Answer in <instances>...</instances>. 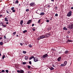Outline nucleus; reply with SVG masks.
Instances as JSON below:
<instances>
[{"mask_svg": "<svg viewBox=\"0 0 73 73\" xmlns=\"http://www.w3.org/2000/svg\"><path fill=\"white\" fill-rule=\"evenodd\" d=\"M72 11H70L67 14V16L68 17H70V16H72Z\"/></svg>", "mask_w": 73, "mask_h": 73, "instance_id": "7ed1b4c3", "label": "nucleus"}, {"mask_svg": "<svg viewBox=\"0 0 73 73\" xmlns=\"http://www.w3.org/2000/svg\"><path fill=\"white\" fill-rule=\"evenodd\" d=\"M63 30H64V31H65V30L67 31V30H68V29H67V28L65 27H63Z\"/></svg>", "mask_w": 73, "mask_h": 73, "instance_id": "f3484780", "label": "nucleus"}, {"mask_svg": "<svg viewBox=\"0 0 73 73\" xmlns=\"http://www.w3.org/2000/svg\"><path fill=\"white\" fill-rule=\"evenodd\" d=\"M3 42H0V45H3Z\"/></svg>", "mask_w": 73, "mask_h": 73, "instance_id": "b1692460", "label": "nucleus"}, {"mask_svg": "<svg viewBox=\"0 0 73 73\" xmlns=\"http://www.w3.org/2000/svg\"><path fill=\"white\" fill-rule=\"evenodd\" d=\"M5 58V55H3V56L2 57V59H4V58Z\"/></svg>", "mask_w": 73, "mask_h": 73, "instance_id": "58836bf2", "label": "nucleus"}, {"mask_svg": "<svg viewBox=\"0 0 73 73\" xmlns=\"http://www.w3.org/2000/svg\"><path fill=\"white\" fill-rule=\"evenodd\" d=\"M20 73H24V71L23 70H20Z\"/></svg>", "mask_w": 73, "mask_h": 73, "instance_id": "9b49d317", "label": "nucleus"}, {"mask_svg": "<svg viewBox=\"0 0 73 73\" xmlns=\"http://www.w3.org/2000/svg\"><path fill=\"white\" fill-rule=\"evenodd\" d=\"M5 21H6L7 22H8V18H7V17L5 18Z\"/></svg>", "mask_w": 73, "mask_h": 73, "instance_id": "f8f14e48", "label": "nucleus"}, {"mask_svg": "<svg viewBox=\"0 0 73 73\" xmlns=\"http://www.w3.org/2000/svg\"><path fill=\"white\" fill-rule=\"evenodd\" d=\"M27 68L29 69H31V66L29 65H28L27 66Z\"/></svg>", "mask_w": 73, "mask_h": 73, "instance_id": "393cba45", "label": "nucleus"}, {"mask_svg": "<svg viewBox=\"0 0 73 73\" xmlns=\"http://www.w3.org/2000/svg\"><path fill=\"white\" fill-rule=\"evenodd\" d=\"M23 53L24 54H25V53H27V52H26L25 51H23Z\"/></svg>", "mask_w": 73, "mask_h": 73, "instance_id": "c756f323", "label": "nucleus"}, {"mask_svg": "<svg viewBox=\"0 0 73 73\" xmlns=\"http://www.w3.org/2000/svg\"><path fill=\"white\" fill-rule=\"evenodd\" d=\"M30 5L31 7H33V6L35 5V3L34 2H32L30 4Z\"/></svg>", "mask_w": 73, "mask_h": 73, "instance_id": "423d86ee", "label": "nucleus"}, {"mask_svg": "<svg viewBox=\"0 0 73 73\" xmlns=\"http://www.w3.org/2000/svg\"><path fill=\"white\" fill-rule=\"evenodd\" d=\"M6 24H9V23L8 22H6Z\"/></svg>", "mask_w": 73, "mask_h": 73, "instance_id": "4d7b16f0", "label": "nucleus"}, {"mask_svg": "<svg viewBox=\"0 0 73 73\" xmlns=\"http://www.w3.org/2000/svg\"><path fill=\"white\" fill-rule=\"evenodd\" d=\"M1 72L2 73H4V72H5V70H3L1 71Z\"/></svg>", "mask_w": 73, "mask_h": 73, "instance_id": "e433bc0d", "label": "nucleus"}, {"mask_svg": "<svg viewBox=\"0 0 73 73\" xmlns=\"http://www.w3.org/2000/svg\"><path fill=\"white\" fill-rule=\"evenodd\" d=\"M27 73H31V72H30V71H28Z\"/></svg>", "mask_w": 73, "mask_h": 73, "instance_id": "052dcab7", "label": "nucleus"}, {"mask_svg": "<svg viewBox=\"0 0 73 73\" xmlns=\"http://www.w3.org/2000/svg\"><path fill=\"white\" fill-rule=\"evenodd\" d=\"M11 13H12V12H11V13H10L9 14H11Z\"/></svg>", "mask_w": 73, "mask_h": 73, "instance_id": "338daca9", "label": "nucleus"}, {"mask_svg": "<svg viewBox=\"0 0 73 73\" xmlns=\"http://www.w3.org/2000/svg\"><path fill=\"white\" fill-rule=\"evenodd\" d=\"M52 66H53V67H55V66L54 65V64H52Z\"/></svg>", "mask_w": 73, "mask_h": 73, "instance_id": "8fccbe9b", "label": "nucleus"}, {"mask_svg": "<svg viewBox=\"0 0 73 73\" xmlns=\"http://www.w3.org/2000/svg\"><path fill=\"white\" fill-rule=\"evenodd\" d=\"M49 69H50V70H54V68L52 67H50L49 68Z\"/></svg>", "mask_w": 73, "mask_h": 73, "instance_id": "9d476101", "label": "nucleus"}, {"mask_svg": "<svg viewBox=\"0 0 73 73\" xmlns=\"http://www.w3.org/2000/svg\"><path fill=\"white\" fill-rule=\"evenodd\" d=\"M62 51H61L60 52H58V53H59V54H60V53H62Z\"/></svg>", "mask_w": 73, "mask_h": 73, "instance_id": "f704fd0d", "label": "nucleus"}, {"mask_svg": "<svg viewBox=\"0 0 73 73\" xmlns=\"http://www.w3.org/2000/svg\"><path fill=\"white\" fill-rule=\"evenodd\" d=\"M55 16H58V14H56L55 15Z\"/></svg>", "mask_w": 73, "mask_h": 73, "instance_id": "79ce46f5", "label": "nucleus"}, {"mask_svg": "<svg viewBox=\"0 0 73 73\" xmlns=\"http://www.w3.org/2000/svg\"><path fill=\"white\" fill-rule=\"evenodd\" d=\"M6 12L7 13H9V11H8L6 10Z\"/></svg>", "mask_w": 73, "mask_h": 73, "instance_id": "49530a36", "label": "nucleus"}, {"mask_svg": "<svg viewBox=\"0 0 73 73\" xmlns=\"http://www.w3.org/2000/svg\"><path fill=\"white\" fill-rule=\"evenodd\" d=\"M49 21L48 20H46V22H47V23H49Z\"/></svg>", "mask_w": 73, "mask_h": 73, "instance_id": "a18cd8bd", "label": "nucleus"}, {"mask_svg": "<svg viewBox=\"0 0 73 73\" xmlns=\"http://www.w3.org/2000/svg\"><path fill=\"white\" fill-rule=\"evenodd\" d=\"M52 1H54V0H51Z\"/></svg>", "mask_w": 73, "mask_h": 73, "instance_id": "680f3d73", "label": "nucleus"}, {"mask_svg": "<svg viewBox=\"0 0 73 73\" xmlns=\"http://www.w3.org/2000/svg\"><path fill=\"white\" fill-rule=\"evenodd\" d=\"M29 63L30 64V65H32V62L31 61H29Z\"/></svg>", "mask_w": 73, "mask_h": 73, "instance_id": "72a5a7b5", "label": "nucleus"}, {"mask_svg": "<svg viewBox=\"0 0 73 73\" xmlns=\"http://www.w3.org/2000/svg\"><path fill=\"white\" fill-rule=\"evenodd\" d=\"M29 46L30 48H32V46L31 45V44H30L29 45Z\"/></svg>", "mask_w": 73, "mask_h": 73, "instance_id": "473e14b6", "label": "nucleus"}, {"mask_svg": "<svg viewBox=\"0 0 73 73\" xmlns=\"http://www.w3.org/2000/svg\"><path fill=\"white\" fill-rule=\"evenodd\" d=\"M34 25H35V24H33L32 25V27H33V26H34Z\"/></svg>", "mask_w": 73, "mask_h": 73, "instance_id": "3c124183", "label": "nucleus"}, {"mask_svg": "<svg viewBox=\"0 0 73 73\" xmlns=\"http://www.w3.org/2000/svg\"><path fill=\"white\" fill-rule=\"evenodd\" d=\"M16 32H14V33H13V36H15V35H16Z\"/></svg>", "mask_w": 73, "mask_h": 73, "instance_id": "cd10ccee", "label": "nucleus"}, {"mask_svg": "<svg viewBox=\"0 0 73 73\" xmlns=\"http://www.w3.org/2000/svg\"><path fill=\"white\" fill-rule=\"evenodd\" d=\"M0 26H2L4 28H6L7 27V25L4 24L3 22H0Z\"/></svg>", "mask_w": 73, "mask_h": 73, "instance_id": "f257e3e1", "label": "nucleus"}, {"mask_svg": "<svg viewBox=\"0 0 73 73\" xmlns=\"http://www.w3.org/2000/svg\"><path fill=\"white\" fill-rule=\"evenodd\" d=\"M58 8V7H56V6L55 7V9H56V10Z\"/></svg>", "mask_w": 73, "mask_h": 73, "instance_id": "c9c22d12", "label": "nucleus"}, {"mask_svg": "<svg viewBox=\"0 0 73 73\" xmlns=\"http://www.w3.org/2000/svg\"><path fill=\"white\" fill-rule=\"evenodd\" d=\"M15 4H19V1L17 0H16L15 2Z\"/></svg>", "mask_w": 73, "mask_h": 73, "instance_id": "dca6fc26", "label": "nucleus"}, {"mask_svg": "<svg viewBox=\"0 0 73 73\" xmlns=\"http://www.w3.org/2000/svg\"><path fill=\"white\" fill-rule=\"evenodd\" d=\"M68 34H69V33H70V31H68L67 32Z\"/></svg>", "mask_w": 73, "mask_h": 73, "instance_id": "ea45409f", "label": "nucleus"}, {"mask_svg": "<svg viewBox=\"0 0 73 73\" xmlns=\"http://www.w3.org/2000/svg\"><path fill=\"white\" fill-rule=\"evenodd\" d=\"M22 64H23V65H25V64H27V62H23Z\"/></svg>", "mask_w": 73, "mask_h": 73, "instance_id": "4be33fe9", "label": "nucleus"}, {"mask_svg": "<svg viewBox=\"0 0 73 73\" xmlns=\"http://www.w3.org/2000/svg\"><path fill=\"white\" fill-rule=\"evenodd\" d=\"M68 52H69V51H68V50H66L65 51V54H66V53H68Z\"/></svg>", "mask_w": 73, "mask_h": 73, "instance_id": "412c9836", "label": "nucleus"}, {"mask_svg": "<svg viewBox=\"0 0 73 73\" xmlns=\"http://www.w3.org/2000/svg\"><path fill=\"white\" fill-rule=\"evenodd\" d=\"M48 56V55L47 54H46L43 56V57H42L43 58H46V57H47Z\"/></svg>", "mask_w": 73, "mask_h": 73, "instance_id": "39448f33", "label": "nucleus"}, {"mask_svg": "<svg viewBox=\"0 0 73 73\" xmlns=\"http://www.w3.org/2000/svg\"><path fill=\"white\" fill-rule=\"evenodd\" d=\"M1 56V53H0V56Z\"/></svg>", "mask_w": 73, "mask_h": 73, "instance_id": "0e129e2a", "label": "nucleus"}, {"mask_svg": "<svg viewBox=\"0 0 73 73\" xmlns=\"http://www.w3.org/2000/svg\"><path fill=\"white\" fill-rule=\"evenodd\" d=\"M0 30H2V29L0 28Z\"/></svg>", "mask_w": 73, "mask_h": 73, "instance_id": "69168bd1", "label": "nucleus"}, {"mask_svg": "<svg viewBox=\"0 0 73 73\" xmlns=\"http://www.w3.org/2000/svg\"><path fill=\"white\" fill-rule=\"evenodd\" d=\"M48 30H51V27H50L48 28Z\"/></svg>", "mask_w": 73, "mask_h": 73, "instance_id": "a19ab883", "label": "nucleus"}, {"mask_svg": "<svg viewBox=\"0 0 73 73\" xmlns=\"http://www.w3.org/2000/svg\"><path fill=\"white\" fill-rule=\"evenodd\" d=\"M20 44L21 45V46H23V44H22V43H21Z\"/></svg>", "mask_w": 73, "mask_h": 73, "instance_id": "5fc2aeb1", "label": "nucleus"}, {"mask_svg": "<svg viewBox=\"0 0 73 73\" xmlns=\"http://www.w3.org/2000/svg\"><path fill=\"white\" fill-rule=\"evenodd\" d=\"M31 21H32V20H29L27 22V24H30V23H31Z\"/></svg>", "mask_w": 73, "mask_h": 73, "instance_id": "6e6552de", "label": "nucleus"}, {"mask_svg": "<svg viewBox=\"0 0 73 73\" xmlns=\"http://www.w3.org/2000/svg\"><path fill=\"white\" fill-rule=\"evenodd\" d=\"M34 62H37V61H38V58L37 57L34 58Z\"/></svg>", "mask_w": 73, "mask_h": 73, "instance_id": "20e7f679", "label": "nucleus"}, {"mask_svg": "<svg viewBox=\"0 0 73 73\" xmlns=\"http://www.w3.org/2000/svg\"><path fill=\"white\" fill-rule=\"evenodd\" d=\"M37 39L38 40H40V39H42L41 37V36H39L38 38Z\"/></svg>", "mask_w": 73, "mask_h": 73, "instance_id": "5701e85b", "label": "nucleus"}, {"mask_svg": "<svg viewBox=\"0 0 73 73\" xmlns=\"http://www.w3.org/2000/svg\"><path fill=\"white\" fill-rule=\"evenodd\" d=\"M23 20H22V21H21V22H20V24H21V25H23Z\"/></svg>", "mask_w": 73, "mask_h": 73, "instance_id": "a211bd4d", "label": "nucleus"}, {"mask_svg": "<svg viewBox=\"0 0 73 73\" xmlns=\"http://www.w3.org/2000/svg\"><path fill=\"white\" fill-rule=\"evenodd\" d=\"M35 58V57H34V56H31L29 58V60H31V59H32V58Z\"/></svg>", "mask_w": 73, "mask_h": 73, "instance_id": "ddd939ff", "label": "nucleus"}, {"mask_svg": "<svg viewBox=\"0 0 73 73\" xmlns=\"http://www.w3.org/2000/svg\"><path fill=\"white\" fill-rule=\"evenodd\" d=\"M64 65H66V64H67V61H65L64 62Z\"/></svg>", "mask_w": 73, "mask_h": 73, "instance_id": "6ab92c4d", "label": "nucleus"}, {"mask_svg": "<svg viewBox=\"0 0 73 73\" xmlns=\"http://www.w3.org/2000/svg\"><path fill=\"white\" fill-rule=\"evenodd\" d=\"M3 15H0V17H3Z\"/></svg>", "mask_w": 73, "mask_h": 73, "instance_id": "6e6d98bb", "label": "nucleus"}, {"mask_svg": "<svg viewBox=\"0 0 73 73\" xmlns=\"http://www.w3.org/2000/svg\"><path fill=\"white\" fill-rule=\"evenodd\" d=\"M12 12H13V13H15L16 12V10H12Z\"/></svg>", "mask_w": 73, "mask_h": 73, "instance_id": "2f4dec72", "label": "nucleus"}, {"mask_svg": "<svg viewBox=\"0 0 73 73\" xmlns=\"http://www.w3.org/2000/svg\"><path fill=\"white\" fill-rule=\"evenodd\" d=\"M68 28H69V29H72L73 28V25L72 24L70 25L69 26Z\"/></svg>", "mask_w": 73, "mask_h": 73, "instance_id": "0eeeda50", "label": "nucleus"}, {"mask_svg": "<svg viewBox=\"0 0 73 73\" xmlns=\"http://www.w3.org/2000/svg\"><path fill=\"white\" fill-rule=\"evenodd\" d=\"M26 12H28L29 11V9H27L26 10Z\"/></svg>", "mask_w": 73, "mask_h": 73, "instance_id": "37998d69", "label": "nucleus"}, {"mask_svg": "<svg viewBox=\"0 0 73 73\" xmlns=\"http://www.w3.org/2000/svg\"><path fill=\"white\" fill-rule=\"evenodd\" d=\"M61 56L59 57L58 58L57 60L58 61H61Z\"/></svg>", "mask_w": 73, "mask_h": 73, "instance_id": "1a4fd4ad", "label": "nucleus"}, {"mask_svg": "<svg viewBox=\"0 0 73 73\" xmlns=\"http://www.w3.org/2000/svg\"><path fill=\"white\" fill-rule=\"evenodd\" d=\"M49 36H50L45 35H42L40 37H41L42 39V38H48V37H49Z\"/></svg>", "mask_w": 73, "mask_h": 73, "instance_id": "f03ea898", "label": "nucleus"}, {"mask_svg": "<svg viewBox=\"0 0 73 73\" xmlns=\"http://www.w3.org/2000/svg\"><path fill=\"white\" fill-rule=\"evenodd\" d=\"M50 35H51V34H50V33L48 34H47V35H49V36H50Z\"/></svg>", "mask_w": 73, "mask_h": 73, "instance_id": "09e8293b", "label": "nucleus"}, {"mask_svg": "<svg viewBox=\"0 0 73 73\" xmlns=\"http://www.w3.org/2000/svg\"><path fill=\"white\" fill-rule=\"evenodd\" d=\"M40 21H41V19L39 20L38 21V23H39L40 22Z\"/></svg>", "mask_w": 73, "mask_h": 73, "instance_id": "c03bdc74", "label": "nucleus"}, {"mask_svg": "<svg viewBox=\"0 0 73 73\" xmlns=\"http://www.w3.org/2000/svg\"><path fill=\"white\" fill-rule=\"evenodd\" d=\"M4 38L5 39H6V37L5 36H4Z\"/></svg>", "mask_w": 73, "mask_h": 73, "instance_id": "603ef678", "label": "nucleus"}, {"mask_svg": "<svg viewBox=\"0 0 73 73\" xmlns=\"http://www.w3.org/2000/svg\"><path fill=\"white\" fill-rule=\"evenodd\" d=\"M29 58V57H28V56H25V60H28Z\"/></svg>", "mask_w": 73, "mask_h": 73, "instance_id": "2eb2a0df", "label": "nucleus"}, {"mask_svg": "<svg viewBox=\"0 0 73 73\" xmlns=\"http://www.w3.org/2000/svg\"><path fill=\"white\" fill-rule=\"evenodd\" d=\"M71 9H73V7H72L71 8Z\"/></svg>", "mask_w": 73, "mask_h": 73, "instance_id": "13d9d810", "label": "nucleus"}, {"mask_svg": "<svg viewBox=\"0 0 73 73\" xmlns=\"http://www.w3.org/2000/svg\"><path fill=\"white\" fill-rule=\"evenodd\" d=\"M68 42H72V40H70L69 39H68Z\"/></svg>", "mask_w": 73, "mask_h": 73, "instance_id": "bb28decb", "label": "nucleus"}, {"mask_svg": "<svg viewBox=\"0 0 73 73\" xmlns=\"http://www.w3.org/2000/svg\"><path fill=\"white\" fill-rule=\"evenodd\" d=\"M15 9V7H12L11 8V10H12V11H13Z\"/></svg>", "mask_w": 73, "mask_h": 73, "instance_id": "a878e982", "label": "nucleus"}, {"mask_svg": "<svg viewBox=\"0 0 73 73\" xmlns=\"http://www.w3.org/2000/svg\"><path fill=\"white\" fill-rule=\"evenodd\" d=\"M66 37L67 38V39H68V38H69V36H66Z\"/></svg>", "mask_w": 73, "mask_h": 73, "instance_id": "864d4df0", "label": "nucleus"}, {"mask_svg": "<svg viewBox=\"0 0 73 73\" xmlns=\"http://www.w3.org/2000/svg\"><path fill=\"white\" fill-rule=\"evenodd\" d=\"M60 66H65V65H64V64H61Z\"/></svg>", "mask_w": 73, "mask_h": 73, "instance_id": "c85d7f7f", "label": "nucleus"}, {"mask_svg": "<svg viewBox=\"0 0 73 73\" xmlns=\"http://www.w3.org/2000/svg\"><path fill=\"white\" fill-rule=\"evenodd\" d=\"M39 14L40 15H45V13H41L40 14Z\"/></svg>", "mask_w": 73, "mask_h": 73, "instance_id": "4468645a", "label": "nucleus"}, {"mask_svg": "<svg viewBox=\"0 0 73 73\" xmlns=\"http://www.w3.org/2000/svg\"><path fill=\"white\" fill-rule=\"evenodd\" d=\"M35 30H36V29H33V31H35Z\"/></svg>", "mask_w": 73, "mask_h": 73, "instance_id": "de8ad7c7", "label": "nucleus"}, {"mask_svg": "<svg viewBox=\"0 0 73 73\" xmlns=\"http://www.w3.org/2000/svg\"><path fill=\"white\" fill-rule=\"evenodd\" d=\"M3 39V38L2 37H0V40H1V39Z\"/></svg>", "mask_w": 73, "mask_h": 73, "instance_id": "bf43d9fd", "label": "nucleus"}, {"mask_svg": "<svg viewBox=\"0 0 73 73\" xmlns=\"http://www.w3.org/2000/svg\"><path fill=\"white\" fill-rule=\"evenodd\" d=\"M16 36H17V37H18V36H19V35H16Z\"/></svg>", "mask_w": 73, "mask_h": 73, "instance_id": "e2e57ef3", "label": "nucleus"}, {"mask_svg": "<svg viewBox=\"0 0 73 73\" xmlns=\"http://www.w3.org/2000/svg\"><path fill=\"white\" fill-rule=\"evenodd\" d=\"M5 72L6 73H8V72H9V71L8 70H5Z\"/></svg>", "mask_w": 73, "mask_h": 73, "instance_id": "4c0bfd02", "label": "nucleus"}, {"mask_svg": "<svg viewBox=\"0 0 73 73\" xmlns=\"http://www.w3.org/2000/svg\"><path fill=\"white\" fill-rule=\"evenodd\" d=\"M27 32V30H25L23 32V33H26Z\"/></svg>", "mask_w": 73, "mask_h": 73, "instance_id": "aec40b11", "label": "nucleus"}, {"mask_svg": "<svg viewBox=\"0 0 73 73\" xmlns=\"http://www.w3.org/2000/svg\"><path fill=\"white\" fill-rule=\"evenodd\" d=\"M17 73H20V70H17Z\"/></svg>", "mask_w": 73, "mask_h": 73, "instance_id": "7c9ffc66", "label": "nucleus"}, {"mask_svg": "<svg viewBox=\"0 0 73 73\" xmlns=\"http://www.w3.org/2000/svg\"><path fill=\"white\" fill-rule=\"evenodd\" d=\"M52 50H54L53 49H52Z\"/></svg>", "mask_w": 73, "mask_h": 73, "instance_id": "774afa93", "label": "nucleus"}]
</instances>
